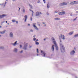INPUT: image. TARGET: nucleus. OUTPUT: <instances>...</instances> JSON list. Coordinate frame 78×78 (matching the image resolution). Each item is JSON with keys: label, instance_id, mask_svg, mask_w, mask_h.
<instances>
[{"label": "nucleus", "instance_id": "1", "mask_svg": "<svg viewBox=\"0 0 78 78\" xmlns=\"http://www.w3.org/2000/svg\"><path fill=\"white\" fill-rule=\"evenodd\" d=\"M60 41L59 45L60 47V50L61 52L62 53H64L65 52V48L64 47V46L62 44V41L61 40L60 38Z\"/></svg>", "mask_w": 78, "mask_h": 78}, {"label": "nucleus", "instance_id": "2", "mask_svg": "<svg viewBox=\"0 0 78 78\" xmlns=\"http://www.w3.org/2000/svg\"><path fill=\"white\" fill-rule=\"evenodd\" d=\"M33 27L34 28L35 30H39V29L36 26V23H33Z\"/></svg>", "mask_w": 78, "mask_h": 78}, {"label": "nucleus", "instance_id": "3", "mask_svg": "<svg viewBox=\"0 0 78 78\" xmlns=\"http://www.w3.org/2000/svg\"><path fill=\"white\" fill-rule=\"evenodd\" d=\"M54 44L55 45L56 50H58V45H57V44H56V41H54Z\"/></svg>", "mask_w": 78, "mask_h": 78}, {"label": "nucleus", "instance_id": "4", "mask_svg": "<svg viewBox=\"0 0 78 78\" xmlns=\"http://www.w3.org/2000/svg\"><path fill=\"white\" fill-rule=\"evenodd\" d=\"M75 51L74 50H73L70 52V55L71 56H73L75 55Z\"/></svg>", "mask_w": 78, "mask_h": 78}, {"label": "nucleus", "instance_id": "5", "mask_svg": "<svg viewBox=\"0 0 78 78\" xmlns=\"http://www.w3.org/2000/svg\"><path fill=\"white\" fill-rule=\"evenodd\" d=\"M41 53L42 55L44 57H45V55L46 53L44 51H41Z\"/></svg>", "mask_w": 78, "mask_h": 78}, {"label": "nucleus", "instance_id": "6", "mask_svg": "<svg viewBox=\"0 0 78 78\" xmlns=\"http://www.w3.org/2000/svg\"><path fill=\"white\" fill-rule=\"evenodd\" d=\"M42 14L41 12H37L36 13V16H39L40 14Z\"/></svg>", "mask_w": 78, "mask_h": 78}, {"label": "nucleus", "instance_id": "7", "mask_svg": "<svg viewBox=\"0 0 78 78\" xmlns=\"http://www.w3.org/2000/svg\"><path fill=\"white\" fill-rule=\"evenodd\" d=\"M7 16L6 14L0 15V19H2V18H3V17H4L5 16Z\"/></svg>", "mask_w": 78, "mask_h": 78}, {"label": "nucleus", "instance_id": "8", "mask_svg": "<svg viewBox=\"0 0 78 78\" xmlns=\"http://www.w3.org/2000/svg\"><path fill=\"white\" fill-rule=\"evenodd\" d=\"M65 13H66V12L63 11L61 12H59L58 13V14H59V15H63V14H65Z\"/></svg>", "mask_w": 78, "mask_h": 78}, {"label": "nucleus", "instance_id": "9", "mask_svg": "<svg viewBox=\"0 0 78 78\" xmlns=\"http://www.w3.org/2000/svg\"><path fill=\"white\" fill-rule=\"evenodd\" d=\"M60 37L61 38H62V39H63V40H65V36H64V35H62V34H61Z\"/></svg>", "mask_w": 78, "mask_h": 78}, {"label": "nucleus", "instance_id": "10", "mask_svg": "<svg viewBox=\"0 0 78 78\" xmlns=\"http://www.w3.org/2000/svg\"><path fill=\"white\" fill-rule=\"evenodd\" d=\"M28 44L26 43L25 44H24V47L23 48V49H24V50H27V46H28Z\"/></svg>", "mask_w": 78, "mask_h": 78}, {"label": "nucleus", "instance_id": "11", "mask_svg": "<svg viewBox=\"0 0 78 78\" xmlns=\"http://www.w3.org/2000/svg\"><path fill=\"white\" fill-rule=\"evenodd\" d=\"M9 36L10 37H13L14 36L13 35V33L12 32H10L9 34Z\"/></svg>", "mask_w": 78, "mask_h": 78}, {"label": "nucleus", "instance_id": "12", "mask_svg": "<svg viewBox=\"0 0 78 78\" xmlns=\"http://www.w3.org/2000/svg\"><path fill=\"white\" fill-rule=\"evenodd\" d=\"M54 46H55V45L53 44L51 48V50L52 51H54L55 50V48H54Z\"/></svg>", "mask_w": 78, "mask_h": 78}, {"label": "nucleus", "instance_id": "13", "mask_svg": "<svg viewBox=\"0 0 78 78\" xmlns=\"http://www.w3.org/2000/svg\"><path fill=\"white\" fill-rule=\"evenodd\" d=\"M24 18L25 19L24 22H27V19H28V16H27V15H25L24 16Z\"/></svg>", "mask_w": 78, "mask_h": 78}, {"label": "nucleus", "instance_id": "14", "mask_svg": "<svg viewBox=\"0 0 78 78\" xmlns=\"http://www.w3.org/2000/svg\"><path fill=\"white\" fill-rule=\"evenodd\" d=\"M6 31V30H4L3 31H1V34H5V33Z\"/></svg>", "mask_w": 78, "mask_h": 78}, {"label": "nucleus", "instance_id": "15", "mask_svg": "<svg viewBox=\"0 0 78 78\" xmlns=\"http://www.w3.org/2000/svg\"><path fill=\"white\" fill-rule=\"evenodd\" d=\"M17 41H16L15 43H12V45H13V46H16V45H17Z\"/></svg>", "mask_w": 78, "mask_h": 78}, {"label": "nucleus", "instance_id": "16", "mask_svg": "<svg viewBox=\"0 0 78 78\" xmlns=\"http://www.w3.org/2000/svg\"><path fill=\"white\" fill-rule=\"evenodd\" d=\"M23 12V13H25V7H23L22 8Z\"/></svg>", "mask_w": 78, "mask_h": 78}, {"label": "nucleus", "instance_id": "17", "mask_svg": "<svg viewBox=\"0 0 78 78\" xmlns=\"http://www.w3.org/2000/svg\"><path fill=\"white\" fill-rule=\"evenodd\" d=\"M51 40H52V41H53V44H54V41H55V38L53 37H52L51 38Z\"/></svg>", "mask_w": 78, "mask_h": 78}, {"label": "nucleus", "instance_id": "18", "mask_svg": "<svg viewBox=\"0 0 78 78\" xmlns=\"http://www.w3.org/2000/svg\"><path fill=\"white\" fill-rule=\"evenodd\" d=\"M55 20H61L60 18H55L54 19Z\"/></svg>", "mask_w": 78, "mask_h": 78}, {"label": "nucleus", "instance_id": "19", "mask_svg": "<svg viewBox=\"0 0 78 78\" xmlns=\"http://www.w3.org/2000/svg\"><path fill=\"white\" fill-rule=\"evenodd\" d=\"M70 5H74L75 4V2H70Z\"/></svg>", "mask_w": 78, "mask_h": 78}, {"label": "nucleus", "instance_id": "20", "mask_svg": "<svg viewBox=\"0 0 78 78\" xmlns=\"http://www.w3.org/2000/svg\"><path fill=\"white\" fill-rule=\"evenodd\" d=\"M37 25L38 26H39V27H40L41 26V23L39 22H37Z\"/></svg>", "mask_w": 78, "mask_h": 78}, {"label": "nucleus", "instance_id": "21", "mask_svg": "<svg viewBox=\"0 0 78 78\" xmlns=\"http://www.w3.org/2000/svg\"><path fill=\"white\" fill-rule=\"evenodd\" d=\"M14 51L15 52H17V49L16 48H15L14 50Z\"/></svg>", "mask_w": 78, "mask_h": 78}, {"label": "nucleus", "instance_id": "22", "mask_svg": "<svg viewBox=\"0 0 78 78\" xmlns=\"http://www.w3.org/2000/svg\"><path fill=\"white\" fill-rule=\"evenodd\" d=\"M35 44L36 45H39V43L36 41H35Z\"/></svg>", "mask_w": 78, "mask_h": 78}, {"label": "nucleus", "instance_id": "23", "mask_svg": "<svg viewBox=\"0 0 78 78\" xmlns=\"http://www.w3.org/2000/svg\"><path fill=\"white\" fill-rule=\"evenodd\" d=\"M64 2H63L62 3H61L60 4V6H64Z\"/></svg>", "mask_w": 78, "mask_h": 78}, {"label": "nucleus", "instance_id": "24", "mask_svg": "<svg viewBox=\"0 0 78 78\" xmlns=\"http://www.w3.org/2000/svg\"><path fill=\"white\" fill-rule=\"evenodd\" d=\"M73 32H70L69 33V35H72V34H73Z\"/></svg>", "mask_w": 78, "mask_h": 78}, {"label": "nucleus", "instance_id": "25", "mask_svg": "<svg viewBox=\"0 0 78 78\" xmlns=\"http://www.w3.org/2000/svg\"><path fill=\"white\" fill-rule=\"evenodd\" d=\"M74 37H78V34L74 35Z\"/></svg>", "mask_w": 78, "mask_h": 78}, {"label": "nucleus", "instance_id": "26", "mask_svg": "<svg viewBox=\"0 0 78 78\" xmlns=\"http://www.w3.org/2000/svg\"><path fill=\"white\" fill-rule=\"evenodd\" d=\"M29 6L31 9H32V8H33V7L32 6V5H31L29 4Z\"/></svg>", "mask_w": 78, "mask_h": 78}, {"label": "nucleus", "instance_id": "27", "mask_svg": "<svg viewBox=\"0 0 78 78\" xmlns=\"http://www.w3.org/2000/svg\"><path fill=\"white\" fill-rule=\"evenodd\" d=\"M75 2L74 4H77L78 2L77 1H74Z\"/></svg>", "mask_w": 78, "mask_h": 78}, {"label": "nucleus", "instance_id": "28", "mask_svg": "<svg viewBox=\"0 0 78 78\" xmlns=\"http://www.w3.org/2000/svg\"><path fill=\"white\" fill-rule=\"evenodd\" d=\"M12 22H13V23H14L16 22V20H12Z\"/></svg>", "mask_w": 78, "mask_h": 78}, {"label": "nucleus", "instance_id": "29", "mask_svg": "<svg viewBox=\"0 0 78 78\" xmlns=\"http://www.w3.org/2000/svg\"><path fill=\"white\" fill-rule=\"evenodd\" d=\"M4 48V47L3 46L0 47V49H3Z\"/></svg>", "mask_w": 78, "mask_h": 78}, {"label": "nucleus", "instance_id": "30", "mask_svg": "<svg viewBox=\"0 0 78 78\" xmlns=\"http://www.w3.org/2000/svg\"><path fill=\"white\" fill-rule=\"evenodd\" d=\"M64 4V5H67V3L66 2H63Z\"/></svg>", "mask_w": 78, "mask_h": 78}, {"label": "nucleus", "instance_id": "31", "mask_svg": "<svg viewBox=\"0 0 78 78\" xmlns=\"http://www.w3.org/2000/svg\"><path fill=\"white\" fill-rule=\"evenodd\" d=\"M40 2H41V0H38L37 2V3H40Z\"/></svg>", "mask_w": 78, "mask_h": 78}, {"label": "nucleus", "instance_id": "32", "mask_svg": "<svg viewBox=\"0 0 78 78\" xmlns=\"http://www.w3.org/2000/svg\"><path fill=\"white\" fill-rule=\"evenodd\" d=\"M49 7H50V6L48 4L47 6V8L48 9L49 8Z\"/></svg>", "mask_w": 78, "mask_h": 78}, {"label": "nucleus", "instance_id": "33", "mask_svg": "<svg viewBox=\"0 0 78 78\" xmlns=\"http://www.w3.org/2000/svg\"><path fill=\"white\" fill-rule=\"evenodd\" d=\"M37 53H39V49H37Z\"/></svg>", "mask_w": 78, "mask_h": 78}, {"label": "nucleus", "instance_id": "34", "mask_svg": "<svg viewBox=\"0 0 78 78\" xmlns=\"http://www.w3.org/2000/svg\"><path fill=\"white\" fill-rule=\"evenodd\" d=\"M30 11H32V12L33 13H34V12H33V10H31V9H29Z\"/></svg>", "mask_w": 78, "mask_h": 78}, {"label": "nucleus", "instance_id": "35", "mask_svg": "<svg viewBox=\"0 0 78 78\" xmlns=\"http://www.w3.org/2000/svg\"><path fill=\"white\" fill-rule=\"evenodd\" d=\"M20 48H22V45L21 44L20 45Z\"/></svg>", "mask_w": 78, "mask_h": 78}, {"label": "nucleus", "instance_id": "36", "mask_svg": "<svg viewBox=\"0 0 78 78\" xmlns=\"http://www.w3.org/2000/svg\"><path fill=\"white\" fill-rule=\"evenodd\" d=\"M77 17H76V18H75V19H74L73 20V21H75V20H76V19H77Z\"/></svg>", "mask_w": 78, "mask_h": 78}, {"label": "nucleus", "instance_id": "37", "mask_svg": "<svg viewBox=\"0 0 78 78\" xmlns=\"http://www.w3.org/2000/svg\"><path fill=\"white\" fill-rule=\"evenodd\" d=\"M33 40H34V41H36V38H34Z\"/></svg>", "mask_w": 78, "mask_h": 78}, {"label": "nucleus", "instance_id": "38", "mask_svg": "<svg viewBox=\"0 0 78 78\" xmlns=\"http://www.w3.org/2000/svg\"><path fill=\"white\" fill-rule=\"evenodd\" d=\"M32 20H33V18H32V17H31L30 18V20H31V21H32Z\"/></svg>", "mask_w": 78, "mask_h": 78}, {"label": "nucleus", "instance_id": "39", "mask_svg": "<svg viewBox=\"0 0 78 78\" xmlns=\"http://www.w3.org/2000/svg\"><path fill=\"white\" fill-rule=\"evenodd\" d=\"M55 13H58V11H55Z\"/></svg>", "mask_w": 78, "mask_h": 78}, {"label": "nucleus", "instance_id": "40", "mask_svg": "<svg viewBox=\"0 0 78 78\" xmlns=\"http://www.w3.org/2000/svg\"><path fill=\"white\" fill-rule=\"evenodd\" d=\"M4 22H5V21H2V23H4Z\"/></svg>", "mask_w": 78, "mask_h": 78}, {"label": "nucleus", "instance_id": "41", "mask_svg": "<svg viewBox=\"0 0 78 78\" xmlns=\"http://www.w3.org/2000/svg\"><path fill=\"white\" fill-rule=\"evenodd\" d=\"M30 31L31 32H33V30H31Z\"/></svg>", "mask_w": 78, "mask_h": 78}, {"label": "nucleus", "instance_id": "42", "mask_svg": "<svg viewBox=\"0 0 78 78\" xmlns=\"http://www.w3.org/2000/svg\"><path fill=\"white\" fill-rule=\"evenodd\" d=\"M6 2H5V5H4V6H5V5H6Z\"/></svg>", "mask_w": 78, "mask_h": 78}, {"label": "nucleus", "instance_id": "43", "mask_svg": "<svg viewBox=\"0 0 78 78\" xmlns=\"http://www.w3.org/2000/svg\"><path fill=\"white\" fill-rule=\"evenodd\" d=\"M32 47V46H30L29 48H31V47Z\"/></svg>", "mask_w": 78, "mask_h": 78}, {"label": "nucleus", "instance_id": "44", "mask_svg": "<svg viewBox=\"0 0 78 78\" xmlns=\"http://www.w3.org/2000/svg\"><path fill=\"white\" fill-rule=\"evenodd\" d=\"M16 23H18V21H17L16 22Z\"/></svg>", "mask_w": 78, "mask_h": 78}, {"label": "nucleus", "instance_id": "45", "mask_svg": "<svg viewBox=\"0 0 78 78\" xmlns=\"http://www.w3.org/2000/svg\"><path fill=\"white\" fill-rule=\"evenodd\" d=\"M22 52H23V51H21L20 52V53H22Z\"/></svg>", "mask_w": 78, "mask_h": 78}, {"label": "nucleus", "instance_id": "46", "mask_svg": "<svg viewBox=\"0 0 78 78\" xmlns=\"http://www.w3.org/2000/svg\"><path fill=\"white\" fill-rule=\"evenodd\" d=\"M20 8H19V11H20Z\"/></svg>", "mask_w": 78, "mask_h": 78}, {"label": "nucleus", "instance_id": "47", "mask_svg": "<svg viewBox=\"0 0 78 78\" xmlns=\"http://www.w3.org/2000/svg\"><path fill=\"white\" fill-rule=\"evenodd\" d=\"M28 26H30V24H28Z\"/></svg>", "mask_w": 78, "mask_h": 78}, {"label": "nucleus", "instance_id": "48", "mask_svg": "<svg viewBox=\"0 0 78 78\" xmlns=\"http://www.w3.org/2000/svg\"><path fill=\"white\" fill-rule=\"evenodd\" d=\"M44 41H45V40H46V39L44 38Z\"/></svg>", "mask_w": 78, "mask_h": 78}, {"label": "nucleus", "instance_id": "49", "mask_svg": "<svg viewBox=\"0 0 78 78\" xmlns=\"http://www.w3.org/2000/svg\"><path fill=\"white\" fill-rule=\"evenodd\" d=\"M36 41H39V40H38V39H37V40H36Z\"/></svg>", "mask_w": 78, "mask_h": 78}, {"label": "nucleus", "instance_id": "50", "mask_svg": "<svg viewBox=\"0 0 78 78\" xmlns=\"http://www.w3.org/2000/svg\"><path fill=\"white\" fill-rule=\"evenodd\" d=\"M12 1H13V2H14L15 1H16V0H12Z\"/></svg>", "mask_w": 78, "mask_h": 78}, {"label": "nucleus", "instance_id": "51", "mask_svg": "<svg viewBox=\"0 0 78 78\" xmlns=\"http://www.w3.org/2000/svg\"><path fill=\"white\" fill-rule=\"evenodd\" d=\"M5 22H6V23H8V21H5Z\"/></svg>", "mask_w": 78, "mask_h": 78}, {"label": "nucleus", "instance_id": "52", "mask_svg": "<svg viewBox=\"0 0 78 78\" xmlns=\"http://www.w3.org/2000/svg\"><path fill=\"white\" fill-rule=\"evenodd\" d=\"M43 23V24H45V23Z\"/></svg>", "mask_w": 78, "mask_h": 78}, {"label": "nucleus", "instance_id": "53", "mask_svg": "<svg viewBox=\"0 0 78 78\" xmlns=\"http://www.w3.org/2000/svg\"><path fill=\"white\" fill-rule=\"evenodd\" d=\"M2 5H3V3H2V4H1Z\"/></svg>", "mask_w": 78, "mask_h": 78}, {"label": "nucleus", "instance_id": "54", "mask_svg": "<svg viewBox=\"0 0 78 78\" xmlns=\"http://www.w3.org/2000/svg\"><path fill=\"white\" fill-rule=\"evenodd\" d=\"M43 2H44L45 1V0H43Z\"/></svg>", "mask_w": 78, "mask_h": 78}, {"label": "nucleus", "instance_id": "55", "mask_svg": "<svg viewBox=\"0 0 78 78\" xmlns=\"http://www.w3.org/2000/svg\"><path fill=\"white\" fill-rule=\"evenodd\" d=\"M70 16H72V14H70Z\"/></svg>", "mask_w": 78, "mask_h": 78}, {"label": "nucleus", "instance_id": "56", "mask_svg": "<svg viewBox=\"0 0 78 78\" xmlns=\"http://www.w3.org/2000/svg\"><path fill=\"white\" fill-rule=\"evenodd\" d=\"M37 56H39V54H37Z\"/></svg>", "mask_w": 78, "mask_h": 78}, {"label": "nucleus", "instance_id": "57", "mask_svg": "<svg viewBox=\"0 0 78 78\" xmlns=\"http://www.w3.org/2000/svg\"><path fill=\"white\" fill-rule=\"evenodd\" d=\"M44 3H45V2L44 1Z\"/></svg>", "mask_w": 78, "mask_h": 78}, {"label": "nucleus", "instance_id": "58", "mask_svg": "<svg viewBox=\"0 0 78 78\" xmlns=\"http://www.w3.org/2000/svg\"><path fill=\"white\" fill-rule=\"evenodd\" d=\"M44 26H46V24H44Z\"/></svg>", "mask_w": 78, "mask_h": 78}, {"label": "nucleus", "instance_id": "59", "mask_svg": "<svg viewBox=\"0 0 78 78\" xmlns=\"http://www.w3.org/2000/svg\"><path fill=\"white\" fill-rule=\"evenodd\" d=\"M0 28H2V26H0Z\"/></svg>", "mask_w": 78, "mask_h": 78}, {"label": "nucleus", "instance_id": "60", "mask_svg": "<svg viewBox=\"0 0 78 78\" xmlns=\"http://www.w3.org/2000/svg\"><path fill=\"white\" fill-rule=\"evenodd\" d=\"M33 14L32 13V16H33Z\"/></svg>", "mask_w": 78, "mask_h": 78}, {"label": "nucleus", "instance_id": "61", "mask_svg": "<svg viewBox=\"0 0 78 78\" xmlns=\"http://www.w3.org/2000/svg\"><path fill=\"white\" fill-rule=\"evenodd\" d=\"M75 78H77V77L76 76V77H75Z\"/></svg>", "mask_w": 78, "mask_h": 78}, {"label": "nucleus", "instance_id": "62", "mask_svg": "<svg viewBox=\"0 0 78 78\" xmlns=\"http://www.w3.org/2000/svg\"><path fill=\"white\" fill-rule=\"evenodd\" d=\"M0 5H2V4H0Z\"/></svg>", "mask_w": 78, "mask_h": 78}, {"label": "nucleus", "instance_id": "63", "mask_svg": "<svg viewBox=\"0 0 78 78\" xmlns=\"http://www.w3.org/2000/svg\"><path fill=\"white\" fill-rule=\"evenodd\" d=\"M34 37H35V36H34Z\"/></svg>", "mask_w": 78, "mask_h": 78}, {"label": "nucleus", "instance_id": "64", "mask_svg": "<svg viewBox=\"0 0 78 78\" xmlns=\"http://www.w3.org/2000/svg\"><path fill=\"white\" fill-rule=\"evenodd\" d=\"M8 25H9V23H8Z\"/></svg>", "mask_w": 78, "mask_h": 78}]
</instances>
